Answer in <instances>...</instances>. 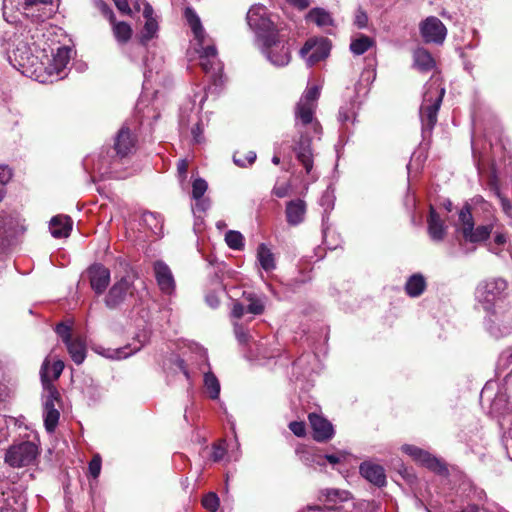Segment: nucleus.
Segmentation results:
<instances>
[{"instance_id": "1", "label": "nucleus", "mask_w": 512, "mask_h": 512, "mask_svg": "<svg viewBox=\"0 0 512 512\" xmlns=\"http://www.w3.org/2000/svg\"><path fill=\"white\" fill-rule=\"evenodd\" d=\"M247 24L256 35V41L267 60L275 66H285L291 55L285 27L266 6L254 4L246 15Z\"/></svg>"}, {"instance_id": "2", "label": "nucleus", "mask_w": 512, "mask_h": 512, "mask_svg": "<svg viewBox=\"0 0 512 512\" xmlns=\"http://www.w3.org/2000/svg\"><path fill=\"white\" fill-rule=\"evenodd\" d=\"M315 109L316 107L297 103L294 111L297 138L294 139L293 151L307 174L313 168L312 139L319 137L322 131L319 121L314 116Z\"/></svg>"}, {"instance_id": "3", "label": "nucleus", "mask_w": 512, "mask_h": 512, "mask_svg": "<svg viewBox=\"0 0 512 512\" xmlns=\"http://www.w3.org/2000/svg\"><path fill=\"white\" fill-rule=\"evenodd\" d=\"M184 16L196 41L195 50L199 55L200 66L206 73H211L213 76H216L222 70V66L218 59L215 45H206V32L199 16L192 8L187 7L184 11Z\"/></svg>"}, {"instance_id": "4", "label": "nucleus", "mask_w": 512, "mask_h": 512, "mask_svg": "<svg viewBox=\"0 0 512 512\" xmlns=\"http://www.w3.org/2000/svg\"><path fill=\"white\" fill-rule=\"evenodd\" d=\"M8 59L11 65L23 75L36 81H45L41 74L42 61L35 56L31 46L25 41L24 35H14L12 48L8 51Z\"/></svg>"}, {"instance_id": "5", "label": "nucleus", "mask_w": 512, "mask_h": 512, "mask_svg": "<svg viewBox=\"0 0 512 512\" xmlns=\"http://www.w3.org/2000/svg\"><path fill=\"white\" fill-rule=\"evenodd\" d=\"M493 230V224L474 226V219L468 205L458 213L456 232L461 235L460 246L464 253L473 252L476 245L486 241Z\"/></svg>"}, {"instance_id": "6", "label": "nucleus", "mask_w": 512, "mask_h": 512, "mask_svg": "<svg viewBox=\"0 0 512 512\" xmlns=\"http://www.w3.org/2000/svg\"><path fill=\"white\" fill-rule=\"evenodd\" d=\"M445 93L436 81L425 85L423 101L420 107V119L422 128L425 131H431L437 123V114Z\"/></svg>"}, {"instance_id": "7", "label": "nucleus", "mask_w": 512, "mask_h": 512, "mask_svg": "<svg viewBox=\"0 0 512 512\" xmlns=\"http://www.w3.org/2000/svg\"><path fill=\"white\" fill-rule=\"evenodd\" d=\"M507 287L505 279L489 278L477 285L475 297L487 312H491L495 304L505 297Z\"/></svg>"}, {"instance_id": "8", "label": "nucleus", "mask_w": 512, "mask_h": 512, "mask_svg": "<svg viewBox=\"0 0 512 512\" xmlns=\"http://www.w3.org/2000/svg\"><path fill=\"white\" fill-rule=\"evenodd\" d=\"M70 54L71 49L69 47L62 46L57 49L56 53L52 55V58L46 56L47 62L44 63L42 61L41 74H43L44 78L47 79L39 82L52 83L63 79L67 75L66 68L70 61Z\"/></svg>"}, {"instance_id": "9", "label": "nucleus", "mask_w": 512, "mask_h": 512, "mask_svg": "<svg viewBox=\"0 0 512 512\" xmlns=\"http://www.w3.org/2000/svg\"><path fill=\"white\" fill-rule=\"evenodd\" d=\"M38 453V447L33 442L24 441L11 445L5 453L4 461L10 467L21 468L31 465Z\"/></svg>"}, {"instance_id": "10", "label": "nucleus", "mask_w": 512, "mask_h": 512, "mask_svg": "<svg viewBox=\"0 0 512 512\" xmlns=\"http://www.w3.org/2000/svg\"><path fill=\"white\" fill-rule=\"evenodd\" d=\"M25 230L24 220L19 215H0V246H10Z\"/></svg>"}, {"instance_id": "11", "label": "nucleus", "mask_w": 512, "mask_h": 512, "mask_svg": "<svg viewBox=\"0 0 512 512\" xmlns=\"http://www.w3.org/2000/svg\"><path fill=\"white\" fill-rule=\"evenodd\" d=\"M402 451L412 457L416 462L437 474L445 475L448 472L445 463L430 454L428 451L409 444L403 445Z\"/></svg>"}, {"instance_id": "12", "label": "nucleus", "mask_w": 512, "mask_h": 512, "mask_svg": "<svg viewBox=\"0 0 512 512\" xmlns=\"http://www.w3.org/2000/svg\"><path fill=\"white\" fill-rule=\"evenodd\" d=\"M330 49V42L326 38L309 39L301 48L300 55L306 59L308 66H313L325 59L329 55Z\"/></svg>"}, {"instance_id": "13", "label": "nucleus", "mask_w": 512, "mask_h": 512, "mask_svg": "<svg viewBox=\"0 0 512 512\" xmlns=\"http://www.w3.org/2000/svg\"><path fill=\"white\" fill-rule=\"evenodd\" d=\"M420 31L427 43L441 44L446 38L447 30L444 24L437 17H428L422 22Z\"/></svg>"}, {"instance_id": "14", "label": "nucleus", "mask_w": 512, "mask_h": 512, "mask_svg": "<svg viewBox=\"0 0 512 512\" xmlns=\"http://www.w3.org/2000/svg\"><path fill=\"white\" fill-rule=\"evenodd\" d=\"M49 360L44 359L40 369V379L43 388V407H55V403L60 401V394L53 383L48 372Z\"/></svg>"}, {"instance_id": "15", "label": "nucleus", "mask_w": 512, "mask_h": 512, "mask_svg": "<svg viewBox=\"0 0 512 512\" xmlns=\"http://www.w3.org/2000/svg\"><path fill=\"white\" fill-rule=\"evenodd\" d=\"M130 289L131 282L126 277L116 281L105 296L104 302L106 307L109 309L119 307L124 302Z\"/></svg>"}, {"instance_id": "16", "label": "nucleus", "mask_w": 512, "mask_h": 512, "mask_svg": "<svg viewBox=\"0 0 512 512\" xmlns=\"http://www.w3.org/2000/svg\"><path fill=\"white\" fill-rule=\"evenodd\" d=\"M87 273L92 290L97 295L103 294L110 283V270L102 264H94Z\"/></svg>"}, {"instance_id": "17", "label": "nucleus", "mask_w": 512, "mask_h": 512, "mask_svg": "<svg viewBox=\"0 0 512 512\" xmlns=\"http://www.w3.org/2000/svg\"><path fill=\"white\" fill-rule=\"evenodd\" d=\"M308 419L313 431L314 440L325 442L333 437V425L327 419L317 413H310Z\"/></svg>"}, {"instance_id": "18", "label": "nucleus", "mask_w": 512, "mask_h": 512, "mask_svg": "<svg viewBox=\"0 0 512 512\" xmlns=\"http://www.w3.org/2000/svg\"><path fill=\"white\" fill-rule=\"evenodd\" d=\"M142 7L145 24L141 33V42L145 44L157 36L159 25L153 7L146 0H143Z\"/></svg>"}, {"instance_id": "19", "label": "nucleus", "mask_w": 512, "mask_h": 512, "mask_svg": "<svg viewBox=\"0 0 512 512\" xmlns=\"http://www.w3.org/2000/svg\"><path fill=\"white\" fill-rule=\"evenodd\" d=\"M154 273L160 290L163 293L171 294L175 289V281L168 265L163 261H156Z\"/></svg>"}, {"instance_id": "20", "label": "nucleus", "mask_w": 512, "mask_h": 512, "mask_svg": "<svg viewBox=\"0 0 512 512\" xmlns=\"http://www.w3.org/2000/svg\"><path fill=\"white\" fill-rule=\"evenodd\" d=\"M307 211L306 202L302 199L290 200L286 203V221L291 226H298L305 220Z\"/></svg>"}, {"instance_id": "21", "label": "nucleus", "mask_w": 512, "mask_h": 512, "mask_svg": "<svg viewBox=\"0 0 512 512\" xmlns=\"http://www.w3.org/2000/svg\"><path fill=\"white\" fill-rule=\"evenodd\" d=\"M360 474L377 487L386 484V475L381 465L372 462H363L359 467Z\"/></svg>"}, {"instance_id": "22", "label": "nucleus", "mask_w": 512, "mask_h": 512, "mask_svg": "<svg viewBox=\"0 0 512 512\" xmlns=\"http://www.w3.org/2000/svg\"><path fill=\"white\" fill-rule=\"evenodd\" d=\"M427 224L428 234L432 241L440 242L445 238L447 226L445 225V222L440 218L439 214L432 206L430 207V213L427 220Z\"/></svg>"}, {"instance_id": "23", "label": "nucleus", "mask_w": 512, "mask_h": 512, "mask_svg": "<svg viewBox=\"0 0 512 512\" xmlns=\"http://www.w3.org/2000/svg\"><path fill=\"white\" fill-rule=\"evenodd\" d=\"M351 494L346 490L324 489L320 492V499L324 501L327 510L339 509L338 503L351 500Z\"/></svg>"}, {"instance_id": "24", "label": "nucleus", "mask_w": 512, "mask_h": 512, "mask_svg": "<svg viewBox=\"0 0 512 512\" xmlns=\"http://www.w3.org/2000/svg\"><path fill=\"white\" fill-rule=\"evenodd\" d=\"M208 184L203 178H195L192 183V199L195 200V209L205 212L210 207V201L204 197Z\"/></svg>"}, {"instance_id": "25", "label": "nucleus", "mask_w": 512, "mask_h": 512, "mask_svg": "<svg viewBox=\"0 0 512 512\" xmlns=\"http://www.w3.org/2000/svg\"><path fill=\"white\" fill-rule=\"evenodd\" d=\"M135 146V139L129 128L123 126L116 135L114 147L117 155L121 157L127 156L132 152Z\"/></svg>"}, {"instance_id": "26", "label": "nucleus", "mask_w": 512, "mask_h": 512, "mask_svg": "<svg viewBox=\"0 0 512 512\" xmlns=\"http://www.w3.org/2000/svg\"><path fill=\"white\" fill-rule=\"evenodd\" d=\"M73 222L69 216H54L49 223L51 235L54 238L68 237L72 230Z\"/></svg>"}, {"instance_id": "27", "label": "nucleus", "mask_w": 512, "mask_h": 512, "mask_svg": "<svg viewBox=\"0 0 512 512\" xmlns=\"http://www.w3.org/2000/svg\"><path fill=\"white\" fill-rule=\"evenodd\" d=\"M139 350V347L131 348L130 345H126L120 348H105L98 346L95 348V352L99 355L111 359V360H122L133 355Z\"/></svg>"}, {"instance_id": "28", "label": "nucleus", "mask_w": 512, "mask_h": 512, "mask_svg": "<svg viewBox=\"0 0 512 512\" xmlns=\"http://www.w3.org/2000/svg\"><path fill=\"white\" fill-rule=\"evenodd\" d=\"M308 21L315 23L318 27L325 29L334 25L331 14L323 8H313L306 16Z\"/></svg>"}, {"instance_id": "29", "label": "nucleus", "mask_w": 512, "mask_h": 512, "mask_svg": "<svg viewBox=\"0 0 512 512\" xmlns=\"http://www.w3.org/2000/svg\"><path fill=\"white\" fill-rule=\"evenodd\" d=\"M112 25V33L119 45L126 44L132 37V28L131 26L124 21H114L110 22Z\"/></svg>"}, {"instance_id": "30", "label": "nucleus", "mask_w": 512, "mask_h": 512, "mask_svg": "<svg viewBox=\"0 0 512 512\" xmlns=\"http://www.w3.org/2000/svg\"><path fill=\"white\" fill-rule=\"evenodd\" d=\"M414 66L422 71L428 72L435 66V61L431 54L424 48H418L413 54Z\"/></svg>"}, {"instance_id": "31", "label": "nucleus", "mask_w": 512, "mask_h": 512, "mask_svg": "<svg viewBox=\"0 0 512 512\" xmlns=\"http://www.w3.org/2000/svg\"><path fill=\"white\" fill-rule=\"evenodd\" d=\"M426 289V280L422 274H413L405 284V291L410 297L420 296Z\"/></svg>"}, {"instance_id": "32", "label": "nucleus", "mask_w": 512, "mask_h": 512, "mask_svg": "<svg viewBox=\"0 0 512 512\" xmlns=\"http://www.w3.org/2000/svg\"><path fill=\"white\" fill-rule=\"evenodd\" d=\"M66 346L72 360L77 365L82 364L86 358V347L84 342L79 338L72 339L66 343Z\"/></svg>"}, {"instance_id": "33", "label": "nucleus", "mask_w": 512, "mask_h": 512, "mask_svg": "<svg viewBox=\"0 0 512 512\" xmlns=\"http://www.w3.org/2000/svg\"><path fill=\"white\" fill-rule=\"evenodd\" d=\"M375 45V41L370 38L369 36H366L364 34L359 35L358 37H355L351 40L350 43V51L356 55L360 56L367 52L370 48H372Z\"/></svg>"}, {"instance_id": "34", "label": "nucleus", "mask_w": 512, "mask_h": 512, "mask_svg": "<svg viewBox=\"0 0 512 512\" xmlns=\"http://www.w3.org/2000/svg\"><path fill=\"white\" fill-rule=\"evenodd\" d=\"M257 259L265 271L275 269L274 255L264 243L260 244L257 249Z\"/></svg>"}, {"instance_id": "35", "label": "nucleus", "mask_w": 512, "mask_h": 512, "mask_svg": "<svg viewBox=\"0 0 512 512\" xmlns=\"http://www.w3.org/2000/svg\"><path fill=\"white\" fill-rule=\"evenodd\" d=\"M60 413L56 407H43L44 426L47 432L55 431L59 422Z\"/></svg>"}, {"instance_id": "36", "label": "nucleus", "mask_w": 512, "mask_h": 512, "mask_svg": "<svg viewBox=\"0 0 512 512\" xmlns=\"http://www.w3.org/2000/svg\"><path fill=\"white\" fill-rule=\"evenodd\" d=\"M204 385L211 399H218L220 394V383L216 376L207 372L204 375Z\"/></svg>"}, {"instance_id": "37", "label": "nucleus", "mask_w": 512, "mask_h": 512, "mask_svg": "<svg viewBox=\"0 0 512 512\" xmlns=\"http://www.w3.org/2000/svg\"><path fill=\"white\" fill-rule=\"evenodd\" d=\"M244 297L249 302L247 312L254 315H260L264 312L265 302L261 297H258L253 293H249L247 295L244 294Z\"/></svg>"}, {"instance_id": "38", "label": "nucleus", "mask_w": 512, "mask_h": 512, "mask_svg": "<svg viewBox=\"0 0 512 512\" xmlns=\"http://www.w3.org/2000/svg\"><path fill=\"white\" fill-rule=\"evenodd\" d=\"M300 459L308 467L316 468L317 466H319V467L325 466L323 455H321L319 453L312 452V451H303L300 454Z\"/></svg>"}, {"instance_id": "39", "label": "nucleus", "mask_w": 512, "mask_h": 512, "mask_svg": "<svg viewBox=\"0 0 512 512\" xmlns=\"http://www.w3.org/2000/svg\"><path fill=\"white\" fill-rule=\"evenodd\" d=\"M257 155L254 151H248L245 155H242L240 151H236L233 154V162L240 168L250 167L256 160Z\"/></svg>"}, {"instance_id": "40", "label": "nucleus", "mask_w": 512, "mask_h": 512, "mask_svg": "<svg viewBox=\"0 0 512 512\" xmlns=\"http://www.w3.org/2000/svg\"><path fill=\"white\" fill-rule=\"evenodd\" d=\"M225 241L227 246L233 250H242L244 247V237L238 231H228L225 234Z\"/></svg>"}, {"instance_id": "41", "label": "nucleus", "mask_w": 512, "mask_h": 512, "mask_svg": "<svg viewBox=\"0 0 512 512\" xmlns=\"http://www.w3.org/2000/svg\"><path fill=\"white\" fill-rule=\"evenodd\" d=\"M320 96V90L318 86H312L305 90L301 98L297 103L317 107V100Z\"/></svg>"}, {"instance_id": "42", "label": "nucleus", "mask_w": 512, "mask_h": 512, "mask_svg": "<svg viewBox=\"0 0 512 512\" xmlns=\"http://www.w3.org/2000/svg\"><path fill=\"white\" fill-rule=\"evenodd\" d=\"M335 203V195L334 190L331 187H328L322 194L319 204L323 207L324 212L327 213L331 211L334 207Z\"/></svg>"}, {"instance_id": "43", "label": "nucleus", "mask_w": 512, "mask_h": 512, "mask_svg": "<svg viewBox=\"0 0 512 512\" xmlns=\"http://www.w3.org/2000/svg\"><path fill=\"white\" fill-rule=\"evenodd\" d=\"M219 504V497L214 492H209L202 499L203 507L210 512H216L219 507Z\"/></svg>"}, {"instance_id": "44", "label": "nucleus", "mask_w": 512, "mask_h": 512, "mask_svg": "<svg viewBox=\"0 0 512 512\" xmlns=\"http://www.w3.org/2000/svg\"><path fill=\"white\" fill-rule=\"evenodd\" d=\"M355 104L353 102L346 103L339 110V121L346 123L355 118Z\"/></svg>"}, {"instance_id": "45", "label": "nucleus", "mask_w": 512, "mask_h": 512, "mask_svg": "<svg viewBox=\"0 0 512 512\" xmlns=\"http://www.w3.org/2000/svg\"><path fill=\"white\" fill-rule=\"evenodd\" d=\"M49 360V367L48 372L51 378V383H53L54 380H57L60 375L63 372L64 369V363L62 360H55L51 363V360L49 357H46Z\"/></svg>"}, {"instance_id": "46", "label": "nucleus", "mask_w": 512, "mask_h": 512, "mask_svg": "<svg viewBox=\"0 0 512 512\" xmlns=\"http://www.w3.org/2000/svg\"><path fill=\"white\" fill-rule=\"evenodd\" d=\"M508 237L505 232L496 231L493 239V246H491L490 250L499 254L502 250V247L507 243Z\"/></svg>"}, {"instance_id": "47", "label": "nucleus", "mask_w": 512, "mask_h": 512, "mask_svg": "<svg viewBox=\"0 0 512 512\" xmlns=\"http://www.w3.org/2000/svg\"><path fill=\"white\" fill-rule=\"evenodd\" d=\"M495 195L500 201L502 211L505 213V215L512 219V204L511 202L504 197L500 190L498 188L495 189Z\"/></svg>"}, {"instance_id": "48", "label": "nucleus", "mask_w": 512, "mask_h": 512, "mask_svg": "<svg viewBox=\"0 0 512 512\" xmlns=\"http://www.w3.org/2000/svg\"><path fill=\"white\" fill-rule=\"evenodd\" d=\"M227 454V450L225 447V441H221L218 444H215L212 448V459L215 462L221 461L224 459Z\"/></svg>"}, {"instance_id": "49", "label": "nucleus", "mask_w": 512, "mask_h": 512, "mask_svg": "<svg viewBox=\"0 0 512 512\" xmlns=\"http://www.w3.org/2000/svg\"><path fill=\"white\" fill-rule=\"evenodd\" d=\"M291 191V184L289 182L277 183L272 190V193L278 198H284L289 195Z\"/></svg>"}, {"instance_id": "50", "label": "nucleus", "mask_w": 512, "mask_h": 512, "mask_svg": "<svg viewBox=\"0 0 512 512\" xmlns=\"http://www.w3.org/2000/svg\"><path fill=\"white\" fill-rule=\"evenodd\" d=\"M188 176V161L180 159L177 163V177L181 184H183Z\"/></svg>"}, {"instance_id": "51", "label": "nucleus", "mask_w": 512, "mask_h": 512, "mask_svg": "<svg viewBox=\"0 0 512 512\" xmlns=\"http://www.w3.org/2000/svg\"><path fill=\"white\" fill-rule=\"evenodd\" d=\"M89 473L97 478L101 472V458L99 455H95L89 463Z\"/></svg>"}, {"instance_id": "52", "label": "nucleus", "mask_w": 512, "mask_h": 512, "mask_svg": "<svg viewBox=\"0 0 512 512\" xmlns=\"http://www.w3.org/2000/svg\"><path fill=\"white\" fill-rule=\"evenodd\" d=\"M12 178V171L7 166H0V190L4 192L5 185Z\"/></svg>"}, {"instance_id": "53", "label": "nucleus", "mask_w": 512, "mask_h": 512, "mask_svg": "<svg viewBox=\"0 0 512 512\" xmlns=\"http://www.w3.org/2000/svg\"><path fill=\"white\" fill-rule=\"evenodd\" d=\"M289 429L297 437H303L306 434V426L304 422L293 421L289 424Z\"/></svg>"}, {"instance_id": "54", "label": "nucleus", "mask_w": 512, "mask_h": 512, "mask_svg": "<svg viewBox=\"0 0 512 512\" xmlns=\"http://www.w3.org/2000/svg\"><path fill=\"white\" fill-rule=\"evenodd\" d=\"M56 333L62 338L65 344L72 340L70 327L63 323H60L56 326Z\"/></svg>"}, {"instance_id": "55", "label": "nucleus", "mask_w": 512, "mask_h": 512, "mask_svg": "<svg viewBox=\"0 0 512 512\" xmlns=\"http://www.w3.org/2000/svg\"><path fill=\"white\" fill-rule=\"evenodd\" d=\"M96 6L102 12V14L109 19V21H114L115 15L112 9L102 0H96Z\"/></svg>"}, {"instance_id": "56", "label": "nucleus", "mask_w": 512, "mask_h": 512, "mask_svg": "<svg viewBox=\"0 0 512 512\" xmlns=\"http://www.w3.org/2000/svg\"><path fill=\"white\" fill-rule=\"evenodd\" d=\"M234 333L240 344H245L248 341V333L246 332L244 327H242L238 323L234 324Z\"/></svg>"}, {"instance_id": "57", "label": "nucleus", "mask_w": 512, "mask_h": 512, "mask_svg": "<svg viewBox=\"0 0 512 512\" xmlns=\"http://www.w3.org/2000/svg\"><path fill=\"white\" fill-rule=\"evenodd\" d=\"M355 25L358 28H365L368 23V16L363 10H358L354 20Z\"/></svg>"}, {"instance_id": "58", "label": "nucleus", "mask_w": 512, "mask_h": 512, "mask_svg": "<svg viewBox=\"0 0 512 512\" xmlns=\"http://www.w3.org/2000/svg\"><path fill=\"white\" fill-rule=\"evenodd\" d=\"M358 509H365L369 512H378L379 506L374 501H362L357 504Z\"/></svg>"}, {"instance_id": "59", "label": "nucleus", "mask_w": 512, "mask_h": 512, "mask_svg": "<svg viewBox=\"0 0 512 512\" xmlns=\"http://www.w3.org/2000/svg\"><path fill=\"white\" fill-rule=\"evenodd\" d=\"M245 311H246V310H245V307H244V305H243V304H241V303H235V304L233 305V308H232V312H231V314H232V316H233L234 318L239 319V318H241V317L244 315Z\"/></svg>"}, {"instance_id": "60", "label": "nucleus", "mask_w": 512, "mask_h": 512, "mask_svg": "<svg viewBox=\"0 0 512 512\" xmlns=\"http://www.w3.org/2000/svg\"><path fill=\"white\" fill-rule=\"evenodd\" d=\"M344 458L343 454H326L323 455L324 462L328 461L332 465L340 463L341 459Z\"/></svg>"}, {"instance_id": "61", "label": "nucleus", "mask_w": 512, "mask_h": 512, "mask_svg": "<svg viewBox=\"0 0 512 512\" xmlns=\"http://www.w3.org/2000/svg\"><path fill=\"white\" fill-rule=\"evenodd\" d=\"M175 365L176 367L183 373V375L185 376V378L187 380L190 379V375H189V372L188 370L186 369L185 367V363H184V360L180 359V358H177L176 361H175Z\"/></svg>"}, {"instance_id": "62", "label": "nucleus", "mask_w": 512, "mask_h": 512, "mask_svg": "<svg viewBox=\"0 0 512 512\" xmlns=\"http://www.w3.org/2000/svg\"><path fill=\"white\" fill-rule=\"evenodd\" d=\"M192 135H193V139L196 143H200L202 141V129L200 127L199 124H197L193 129H192Z\"/></svg>"}, {"instance_id": "63", "label": "nucleus", "mask_w": 512, "mask_h": 512, "mask_svg": "<svg viewBox=\"0 0 512 512\" xmlns=\"http://www.w3.org/2000/svg\"><path fill=\"white\" fill-rule=\"evenodd\" d=\"M290 3L301 10L306 9L310 5L309 0H290Z\"/></svg>"}, {"instance_id": "64", "label": "nucleus", "mask_w": 512, "mask_h": 512, "mask_svg": "<svg viewBox=\"0 0 512 512\" xmlns=\"http://www.w3.org/2000/svg\"><path fill=\"white\" fill-rule=\"evenodd\" d=\"M206 302L208 303L209 306H211L212 308H215L218 306L219 304V300L218 298L215 296V295H208L206 297Z\"/></svg>"}]
</instances>
